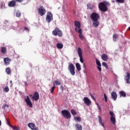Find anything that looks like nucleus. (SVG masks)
Segmentation results:
<instances>
[{
  "instance_id": "nucleus-52",
  "label": "nucleus",
  "mask_w": 130,
  "mask_h": 130,
  "mask_svg": "<svg viewBox=\"0 0 130 130\" xmlns=\"http://www.w3.org/2000/svg\"><path fill=\"white\" fill-rule=\"evenodd\" d=\"M98 109H99L100 110H101V108H100V106L98 107Z\"/></svg>"
},
{
  "instance_id": "nucleus-27",
  "label": "nucleus",
  "mask_w": 130,
  "mask_h": 130,
  "mask_svg": "<svg viewBox=\"0 0 130 130\" xmlns=\"http://www.w3.org/2000/svg\"><path fill=\"white\" fill-rule=\"evenodd\" d=\"M75 127H76V129L77 130H82V126L79 124H76Z\"/></svg>"
},
{
  "instance_id": "nucleus-43",
  "label": "nucleus",
  "mask_w": 130,
  "mask_h": 130,
  "mask_svg": "<svg viewBox=\"0 0 130 130\" xmlns=\"http://www.w3.org/2000/svg\"><path fill=\"white\" fill-rule=\"evenodd\" d=\"M74 119L77 121H81V118L79 117H75Z\"/></svg>"
},
{
  "instance_id": "nucleus-60",
  "label": "nucleus",
  "mask_w": 130,
  "mask_h": 130,
  "mask_svg": "<svg viewBox=\"0 0 130 130\" xmlns=\"http://www.w3.org/2000/svg\"><path fill=\"white\" fill-rule=\"evenodd\" d=\"M10 83H12V81H10Z\"/></svg>"
},
{
  "instance_id": "nucleus-61",
  "label": "nucleus",
  "mask_w": 130,
  "mask_h": 130,
  "mask_svg": "<svg viewBox=\"0 0 130 130\" xmlns=\"http://www.w3.org/2000/svg\"><path fill=\"white\" fill-rule=\"evenodd\" d=\"M30 97H31V96L32 97V94H30Z\"/></svg>"
},
{
  "instance_id": "nucleus-56",
  "label": "nucleus",
  "mask_w": 130,
  "mask_h": 130,
  "mask_svg": "<svg viewBox=\"0 0 130 130\" xmlns=\"http://www.w3.org/2000/svg\"><path fill=\"white\" fill-rule=\"evenodd\" d=\"M96 105H97L98 107L99 106H100V105H99V104L98 103H96Z\"/></svg>"
},
{
  "instance_id": "nucleus-25",
  "label": "nucleus",
  "mask_w": 130,
  "mask_h": 130,
  "mask_svg": "<svg viewBox=\"0 0 130 130\" xmlns=\"http://www.w3.org/2000/svg\"><path fill=\"white\" fill-rule=\"evenodd\" d=\"M119 95H120V96H122V97H124V98L126 96V93L124 92V91H119Z\"/></svg>"
},
{
  "instance_id": "nucleus-62",
  "label": "nucleus",
  "mask_w": 130,
  "mask_h": 130,
  "mask_svg": "<svg viewBox=\"0 0 130 130\" xmlns=\"http://www.w3.org/2000/svg\"><path fill=\"white\" fill-rule=\"evenodd\" d=\"M128 29L130 30V27H129Z\"/></svg>"
},
{
  "instance_id": "nucleus-14",
  "label": "nucleus",
  "mask_w": 130,
  "mask_h": 130,
  "mask_svg": "<svg viewBox=\"0 0 130 130\" xmlns=\"http://www.w3.org/2000/svg\"><path fill=\"white\" fill-rule=\"evenodd\" d=\"M130 74L129 73H126V75L124 77V80L126 81V83L130 84Z\"/></svg>"
},
{
  "instance_id": "nucleus-30",
  "label": "nucleus",
  "mask_w": 130,
  "mask_h": 130,
  "mask_svg": "<svg viewBox=\"0 0 130 130\" xmlns=\"http://www.w3.org/2000/svg\"><path fill=\"white\" fill-rule=\"evenodd\" d=\"M56 46L58 49H62L63 47V45L61 43H58L57 44Z\"/></svg>"
},
{
  "instance_id": "nucleus-31",
  "label": "nucleus",
  "mask_w": 130,
  "mask_h": 130,
  "mask_svg": "<svg viewBox=\"0 0 130 130\" xmlns=\"http://www.w3.org/2000/svg\"><path fill=\"white\" fill-rule=\"evenodd\" d=\"M1 51H2L3 54H5L7 52V49H6V48L3 47L1 48Z\"/></svg>"
},
{
  "instance_id": "nucleus-16",
  "label": "nucleus",
  "mask_w": 130,
  "mask_h": 130,
  "mask_svg": "<svg viewBox=\"0 0 130 130\" xmlns=\"http://www.w3.org/2000/svg\"><path fill=\"white\" fill-rule=\"evenodd\" d=\"M111 98L114 101H116L117 98V94L116 92H112L111 93Z\"/></svg>"
},
{
  "instance_id": "nucleus-6",
  "label": "nucleus",
  "mask_w": 130,
  "mask_h": 130,
  "mask_svg": "<svg viewBox=\"0 0 130 130\" xmlns=\"http://www.w3.org/2000/svg\"><path fill=\"white\" fill-rule=\"evenodd\" d=\"M53 19V15L50 12H48L47 13V17H46V21L48 23H50L51 21Z\"/></svg>"
},
{
  "instance_id": "nucleus-49",
  "label": "nucleus",
  "mask_w": 130,
  "mask_h": 130,
  "mask_svg": "<svg viewBox=\"0 0 130 130\" xmlns=\"http://www.w3.org/2000/svg\"><path fill=\"white\" fill-rule=\"evenodd\" d=\"M60 88H61V89H62V91H63L64 87L62 85H61V86H60Z\"/></svg>"
},
{
  "instance_id": "nucleus-47",
  "label": "nucleus",
  "mask_w": 130,
  "mask_h": 130,
  "mask_svg": "<svg viewBox=\"0 0 130 130\" xmlns=\"http://www.w3.org/2000/svg\"><path fill=\"white\" fill-rule=\"evenodd\" d=\"M89 95H90V96L91 97V99H92V100H95V98L94 97V96H93L91 93L89 94Z\"/></svg>"
},
{
  "instance_id": "nucleus-10",
  "label": "nucleus",
  "mask_w": 130,
  "mask_h": 130,
  "mask_svg": "<svg viewBox=\"0 0 130 130\" xmlns=\"http://www.w3.org/2000/svg\"><path fill=\"white\" fill-rule=\"evenodd\" d=\"M39 98H40V95L39 93L37 91H36L35 92V94H33L32 99H33V101L35 100L37 101L39 99Z\"/></svg>"
},
{
  "instance_id": "nucleus-20",
  "label": "nucleus",
  "mask_w": 130,
  "mask_h": 130,
  "mask_svg": "<svg viewBox=\"0 0 130 130\" xmlns=\"http://www.w3.org/2000/svg\"><path fill=\"white\" fill-rule=\"evenodd\" d=\"M4 60L6 65H9L11 61V59L8 57H7L4 58Z\"/></svg>"
},
{
  "instance_id": "nucleus-33",
  "label": "nucleus",
  "mask_w": 130,
  "mask_h": 130,
  "mask_svg": "<svg viewBox=\"0 0 130 130\" xmlns=\"http://www.w3.org/2000/svg\"><path fill=\"white\" fill-rule=\"evenodd\" d=\"M2 108L6 110H7V109H8L9 108V106L7 104H5L2 106Z\"/></svg>"
},
{
  "instance_id": "nucleus-48",
  "label": "nucleus",
  "mask_w": 130,
  "mask_h": 130,
  "mask_svg": "<svg viewBox=\"0 0 130 130\" xmlns=\"http://www.w3.org/2000/svg\"><path fill=\"white\" fill-rule=\"evenodd\" d=\"M80 58V62H81V63H83L84 61H83V56L82 57H79Z\"/></svg>"
},
{
  "instance_id": "nucleus-41",
  "label": "nucleus",
  "mask_w": 130,
  "mask_h": 130,
  "mask_svg": "<svg viewBox=\"0 0 130 130\" xmlns=\"http://www.w3.org/2000/svg\"><path fill=\"white\" fill-rule=\"evenodd\" d=\"M101 80L104 81L105 82H106L107 81V78L105 76H103L101 77Z\"/></svg>"
},
{
  "instance_id": "nucleus-3",
  "label": "nucleus",
  "mask_w": 130,
  "mask_h": 130,
  "mask_svg": "<svg viewBox=\"0 0 130 130\" xmlns=\"http://www.w3.org/2000/svg\"><path fill=\"white\" fill-rule=\"evenodd\" d=\"M61 114L63 115V117L69 119L71 117V114L70 112L68 110H63L61 111Z\"/></svg>"
},
{
  "instance_id": "nucleus-7",
  "label": "nucleus",
  "mask_w": 130,
  "mask_h": 130,
  "mask_svg": "<svg viewBox=\"0 0 130 130\" xmlns=\"http://www.w3.org/2000/svg\"><path fill=\"white\" fill-rule=\"evenodd\" d=\"M45 13H46V11L45 8L43 6L40 7V8L39 9V14L41 16H42L44 15Z\"/></svg>"
},
{
  "instance_id": "nucleus-4",
  "label": "nucleus",
  "mask_w": 130,
  "mask_h": 130,
  "mask_svg": "<svg viewBox=\"0 0 130 130\" xmlns=\"http://www.w3.org/2000/svg\"><path fill=\"white\" fill-rule=\"evenodd\" d=\"M52 34H53V35L55 36H56L58 35L60 37H62V32L58 27H56V28H55V30L53 31Z\"/></svg>"
},
{
  "instance_id": "nucleus-23",
  "label": "nucleus",
  "mask_w": 130,
  "mask_h": 130,
  "mask_svg": "<svg viewBox=\"0 0 130 130\" xmlns=\"http://www.w3.org/2000/svg\"><path fill=\"white\" fill-rule=\"evenodd\" d=\"M110 121L113 124H115L116 123V119L115 116H111L110 117Z\"/></svg>"
},
{
  "instance_id": "nucleus-2",
  "label": "nucleus",
  "mask_w": 130,
  "mask_h": 130,
  "mask_svg": "<svg viewBox=\"0 0 130 130\" xmlns=\"http://www.w3.org/2000/svg\"><path fill=\"white\" fill-rule=\"evenodd\" d=\"M100 11L103 12H106L108 10L107 6L104 3H100L98 6Z\"/></svg>"
},
{
  "instance_id": "nucleus-55",
  "label": "nucleus",
  "mask_w": 130,
  "mask_h": 130,
  "mask_svg": "<svg viewBox=\"0 0 130 130\" xmlns=\"http://www.w3.org/2000/svg\"><path fill=\"white\" fill-rule=\"evenodd\" d=\"M1 125H2V121H1V120L0 119V126H1Z\"/></svg>"
},
{
  "instance_id": "nucleus-64",
  "label": "nucleus",
  "mask_w": 130,
  "mask_h": 130,
  "mask_svg": "<svg viewBox=\"0 0 130 130\" xmlns=\"http://www.w3.org/2000/svg\"><path fill=\"white\" fill-rule=\"evenodd\" d=\"M75 59H76V58H74L73 59H74V60H75Z\"/></svg>"
},
{
  "instance_id": "nucleus-38",
  "label": "nucleus",
  "mask_w": 130,
  "mask_h": 130,
  "mask_svg": "<svg viewBox=\"0 0 130 130\" xmlns=\"http://www.w3.org/2000/svg\"><path fill=\"white\" fill-rule=\"evenodd\" d=\"M102 64L103 66L105 67L106 69L108 68V65L107 63L103 62H102Z\"/></svg>"
},
{
  "instance_id": "nucleus-22",
  "label": "nucleus",
  "mask_w": 130,
  "mask_h": 130,
  "mask_svg": "<svg viewBox=\"0 0 130 130\" xmlns=\"http://www.w3.org/2000/svg\"><path fill=\"white\" fill-rule=\"evenodd\" d=\"M100 25V22L98 21V20H96L95 21H92V25L94 26L95 27H96L99 26Z\"/></svg>"
},
{
  "instance_id": "nucleus-28",
  "label": "nucleus",
  "mask_w": 130,
  "mask_h": 130,
  "mask_svg": "<svg viewBox=\"0 0 130 130\" xmlns=\"http://www.w3.org/2000/svg\"><path fill=\"white\" fill-rule=\"evenodd\" d=\"M75 66L76 67V69L78 71H80L81 70V65L79 63H76Z\"/></svg>"
},
{
  "instance_id": "nucleus-19",
  "label": "nucleus",
  "mask_w": 130,
  "mask_h": 130,
  "mask_svg": "<svg viewBox=\"0 0 130 130\" xmlns=\"http://www.w3.org/2000/svg\"><path fill=\"white\" fill-rule=\"evenodd\" d=\"M98 121L99 124L101 125V126H103V127H105V125L104 123L102 122V120L100 116H98Z\"/></svg>"
},
{
  "instance_id": "nucleus-59",
  "label": "nucleus",
  "mask_w": 130,
  "mask_h": 130,
  "mask_svg": "<svg viewBox=\"0 0 130 130\" xmlns=\"http://www.w3.org/2000/svg\"><path fill=\"white\" fill-rule=\"evenodd\" d=\"M13 29H16V28L15 27L14 28H13Z\"/></svg>"
},
{
  "instance_id": "nucleus-26",
  "label": "nucleus",
  "mask_w": 130,
  "mask_h": 130,
  "mask_svg": "<svg viewBox=\"0 0 130 130\" xmlns=\"http://www.w3.org/2000/svg\"><path fill=\"white\" fill-rule=\"evenodd\" d=\"M78 56H79V57H83L82 51L80 47L78 48Z\"/></svg>"
},
{
  "instance_id": "nucleus-34",
  "label": "nucleus",
  "mask_w": 130,
  "mask_h": 130,
  "mask_svg": "<svg viewBox=\"0 0 130 130\" xmlns=\"http://www.w3.org/2000/svg\"><path fill=\"white\" fill-rule=\"evenodd\" d=\"M116 2L119 4H123L125 2V0H115Z\"/></svg>"
},
{
  "instance_id": "nucleus-1",
  "label": "nucleus",
  "mask_w": 130,
  "mask_h": 130,
  "mask_svg": "<svg viewBox=\"0 0 130 130\" xmlns=\"http://www.w3.org/2000/svg\"><path fill=\"white\" fill-rule=\"evenodd\" d=\"M68 71L70 72V74H71L72 76H74L76 74L75 67L74 64L71 62L68 63Z\"/></svg>"
},
{
  "instance_id": "nucleus-17",
  "label": "nucleus",
  "mask_w": 130,
  "mask_h": 130,
  "mask_svg": "<svg viewBox=\"0 0 130 130\" xmlns=\"http://www.w3.org/2000/svg\"><path fill=\"white\" fill-rule=\"evenodd\" d=\"M5 25L4 28L6 30H7L8 29H10V27H9L10 26V23H9L8 21H6L5 22Z\"/></svg>"
},
{
  "instance_id": "nucleus-51",
  "label": "nucleus",
  "mask_w": 130,
  "mask_h": 130,
  "mask_svg": "<svg viewBox=\"0 0 130 130\" xmlns=\"http://www.w3.org/2000/svg\"><path fill=\"white\" fill-rule=\"evenodd\" d=\"M16 2H19V3H22L23 1V0H16Z\"/></svg>"
},
{
  "instance_id": "nucleus-44",
  "label": "nucleus",
  "mask_w": 130,
  "mask_h": 130,
  "mask_svg": "<svg viewBox=\"0 0 130 130\" xmlns=\"http://www.w3.org/2000/svg\"><path fill=\"white\" fill-rule=\"evenodd\" d=\"M11 127L13 128L14 130H19V127H16V126H12Z\"/></svg>"
},
{
  "instance_id": "nucleus-63",
  "label": "nucleus",
  "mask_w": 130,
  "mask_h": 130,
  "mask_svg": "<svg viewBox=\"0 0 130 130\" xmlns=\"http://www.w3.org/2000/svg\"><path fill=\"white\" fill-rule=\"evenodd\" d=\"M84 18H86V16H84Z\"/></svg>"
},
{
  "instance_id": "nucleus-53",
  "label": "nucleus",
  "mask_w": 130,
  "mask_h": 130,
  "mask_svg": "<svg viewBox=\"0 0 130 130\" xmlns=\"http://www.w3.org/2000/svg\"><path fill=\"white\" fill-rule=\"evenodd\" d=\"M85 67H86L85 64H83V68H85Z\"/></svg>"
},
{
  "instance_id": "nucleus-37",
  "label": "nucleus",
  "mask_w": 130,
  "mask_h": 130,
  "mask_svg": "<svg viewBox=\"0 0 130 130\" xmlns=\"http://www.w3.org/2000/svg\"><path fill=\"white\" fill-rule=\"evenodd\" d=\"M6 92H8L9 91V88L8 86H6L4 90Z\"/></svg>"
},
{
  "instance_id": "nucleus-11",
  "label": "nucleus",
  "mask_w": 130,
  "mask_h": 130,
  "mask_svg": "<svg viewBox=\"0 0 130 130\" xmlns=\"http://www.w3.org/2000/svg\"><path fill=\"white\" fill-rule=\"evenodd\" d=\"M28 126L31 128L32 130H38V128L35 125V124L33 123H29L28 124Z\"/></svg>"
},
{
  "instance_id": "nucleus-46",
  "label": "nucleus",
  "mask_w": 130,
  "mask_h": 130,
  "mask_svg": "<svg viewBox=\"0 0 130 130\" xmlns=\"http://www.w3.org/2000/svg\"><path fill=\"white\" fill-rule=\"evenodd\" d=\"M106 5H107V6H110V3L109 2H107V1H106V2H105V3H104Z\"/></svg>"
},
{
  "instance_id": "nucleus-42",
  "label": "nucleus",
  "mask_w": 130,
  "mask_h": 130,
  "mask_svg": "<svg viewBox=\"0 0 130 130\" xmlns=\"http://www.w3.org/2000/svg\"><path fill=\"white\" fill-rule=\"evenodd\" d=\"M71 114H72V115H75L77 114L76 111L73 109L71 110Z\"/></svg>"
},
{
  "instance_id": "nucleus-58",
  "label": "nucleus",
  "mask_w": 130,
  "mask_h": 130,
  "mask_svg": "<svg viewBox=\"0 0 130 130\" xmlns=\"http://www.w3.org/2000/svg\"><path fill=\"white\" fill-rule=\"evenodd\" d=\"M18 27L20 28V30L22 29L20 27V26H19V25H18Z\"/></svg>"
},
{
  "instance_id": "nucleus-15",
  "label": "nucleus",
  "mask_w": 130,
  "mask_h": 130,
  "mask_svg": "<svg viewBox=\"0 0 130 130\" xmlns=\"http://www.w3.org/2000/svg\"><path fill=\"white\" fill-rule=\"evenodd\" d=\"M76 30V32H77L78 34H79V38L81 39V40H84V37L83 35L82 34V29H80L79 30Z\"/></svg>"
},
{
  "instance_id": "nucleus-40",
  "label": "nucleus",
  "mask_w": 130,
  "mask_h": 130,
  "mask_svg": "<svg viewBox=\"0 0 130 130\" xmlns=\"http://www.w3.org/2000/svg\"><path fill=\"white\" fill-rule=\"evenodd\" d=\"M30 74H31V73L30 72H26V77L28 78V77H29L30 76Z\"/></svg>"
},
{
  "instance_id": "nucleus-50",
  "label": "nucleus",
  "mask_w": 130,
  "mask_h": 130,
  "mask_svg": "<svg viewBox=\"0 0 130 130\" xmlns=\"http://www.w3.org/2000/svg\"><path fill=\"white\" fill-rule=\"evenodd\" d=\"M24 30H26L27 32H28L29 31V29L27 27H24Z\"/></svg>"
},
{
  "instance_id": "nucleus-21",
  "label": "nucleus",
  "mask_w": 130,
  "mask_h": 130,
  "mask_svg": "<svg viewBox=\"0 0 130 130\" xmlns=\"http://www.w3.org/2000/svg\"><path fill=\"white\" fill-rule=\"evenodd\" d=\"M14 14L16 15L17 17H20L21 16V13L19 10L15 11Z\"/></svg>"
},
{
  "instance_id": "nucleus-8",
  "label": "nucleus",
  "mask_w": 130,
  "mask_h": 130,
  "mask_svg": "<svg viewBox=\"0 0 130 130\" xmlns=\"http://www.w3.org/2000/svg\"><path fill=\"white\" fill-rule=\"evenodd\" d=\"M25 101L26 102L28 106H29L30 108L32 107V104L28 95H27L26 98L25 99Z\"/></svg>"
},
{
  "instance_id": "nucleus-9",
  "label": "nucleus",
  "mask_w": 130,
  "mask_h": 130,
  "mask_svg": "<svg viewBox=\"0 0 130 130\" xmlns=\"http://www.w3.org/2000/svg\"><path fill=\"white\" fill-rule=\"evenodd\" d=\"M74 24H75V28H74V30H75V31H76V30H79V29H81V23L79 21H75L74 22Z\"/></svg>"
},
{
  "instance_id": "nucleus-13",
  "label": "nucleus",
  "mask_w": 130,
  "mask_h": 130,
  "mask_svg": "<svg viewBox=\"0 0 130 130\" xmlns=\"http://www.w3.org/2000/svg\"><path fill=\"white\" fill-rule=\"evenodd\" d=\"M95 62L96 64L98 66L97 68L99 71H102V68H101V63L99 60H98V59H95Z\"/></svg>"
},
{
  "instance_id": "nucleus-32",
  "label": "nucleus",
  "mask_w": 130,
  "mask_h": 130,
  "mask_svg": "<svg viewBox=\"0 0 130 130\" xmlns=\"http://www.w3.org/2000/svg\"><path fill=\"white\" fill-rule=\"evenodd\" d=\"M6 72L8 75H10L11 73V71L10 68H7L6 69Z\"/></svg>"
},
{
  "instance_id": "nucleus-54",
  "label": "nucleus",
  "mask_w": 130,
  "mask_h": 130,
  "mask_svg": "<svg viewBox=\"0 0 130 130\" xmlns=\"http://www.w3.org/2000/svg\"><path fill=\"white\" fill-rule=\"evenodd\" d=\"M25 85H27V83L26 82H25Z\"/></svg>"
},
{
  "instance_id": "nucleus-18",
  "label": "nucleus",
  "mask_w": 130,
  "mask_h": 130,
  "mask_svg": "<svg viewBox=\"0 0 130 130\" xmlns=\"http://www.w3.org/2000/svg\"><path fill=\"white\" fill-rule=\"evenodd\" d=\"M16 2L15 1H11L9 4H8V6L10 7H14L16 6Z\"/></svg>"
},
{
  "instance_id": "nucleus-45",
  "label": "nucleus",
  "mask_w": 130,
  "mask_h": 130,
  "mask_svg": "<svg viewBox=\"0 0 130 130\" xmlns=\"http://www.w3.org/2000/svg\"><path fill=\"white\" fill-rule=\"evenodd\" d=\"M104 99L106 102H108V100H107V96L106 94H104Z\"/></svg>"
},
{
  "instance_id": "nucleus-36",
  "label": "nucleus",
  "mask_w": 130,
  "mask_h": 130,
  "mask_svg": "<svg viewBox=\"0 0 130 130\" xmlns=\"http://www.w3.org/2000/svg\"><path fill=\"white\" fill-rule=\"evenodd\" d=\"M55 88V86H53L52 88L50 89V91H51V93H53L54 89Z\"/></svg>"
},
{
  "instance_id": "nucleus-39",
  "label": "nucleus",
  "mask_w": 130,
  "mask_h": 130,
  "mask_svg": "<svg viewBox=\"0 0 130 130\" xmlns=\"http://www.w3.org/2000/svg\"><path fill=\"white\" fill-rule=\"evenodd\" d=\"M109 114L111 116V117H112V116L115 117V115L114 113L112 111H110L109 112Z\"/></svg>"
},
{
  "instance_id": "nucleus-24",
  "label": "nucleus",
  "mask_w": 130,
  "mask_h": 130,
  "mask_svg": "<svg viewBox=\"0 0 130 130\" xmlns=\"http://www.w3.org/2000/svg\"><path fill=\"white\" fill-rule=\"evenodd\" d=\"M101 58H102L103 60L105 61H107L108 59L107 55H106V54L102 55Z\"/></svg>"
},
{
  "instance_id": "nucleus-35",
  "label": "nucleus",
  "mask_w": 130,
  "mask_h": 130,
  "mask_svg": "<svg viewBox=\"0 0 130 130\" xmlns=\"http://www.w3.org/2000/svg\"><path fill=\"white\" fill-rule=\"evenodd\" d=\"M118 37V35L116 34H114L113 36V41L115 42L116 41V39Z\"/></svg>"
},
{
  "instance_id": "nucleus-29",
  "label": "nucleus",
  "mask_w": 130,
  "mask_h": 130,
  "mask_svg": "<svg viewBox=\"0 0 130 130\" xmlns=\"http://www.w3.org/2000/svg\"><path fill=\"white\" fill-rule=\"evenodd\" d=\"M61 84L60 82L58 80H55V81H54V83H53V85L54 86H55V84L56 85H60Z\"/></svg>"
},
{
  "instance_id": "nucleus-57",
  "label": "nucleus",
  "mask_w": 130,
  "mask_h": 130,
  "mask_svg": "<svg viewBox=\"0 0 130 130\" xmlns=\"http://www.w3.org/2000/svg\"><path fill=\"white\" fill-rule=\"evenodd\" d=\"M111 2L114 3H115V1H111Z\"/></svg>"
},
{
  "instance_id": "nucleus-5",
  "label": "nucleus",
  "mask_w": 130,
  "mask_h": 130,
  "mask_svg": "<svg viewBox=\"0 0 130 130\" xmlns=\"http://www.w3.org/2000/svg\"><path fill=\"white\" fill-rule=\"evenodd\" d=\"M100 18V15L98 13H92L90 15V18L92 20V21H98Z\"/></svg>"
},
{
  "instance_id": "nucleus-12",
  "label": "nucleus",
  "mask_w": 130,
  "mask_h": 130,
  "mask_svg": "<svg viewBox=\"0 0 130 130\" xmlns=\"http://www.w3.org/2000/svg\"><path fill=\"white\" fill-rule=\"evenodd\" d=\"M83 101H84V104L87 106H89L91 104V101L87 97H84L83 98Z\"/></svg>"
}]
</instances>
